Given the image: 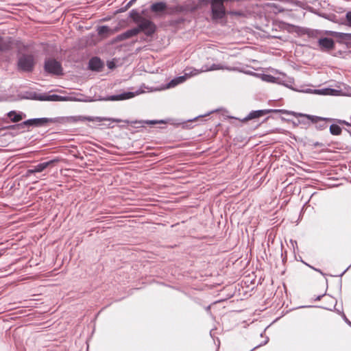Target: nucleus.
I'll use <instances>...</instances> for the list:
<instances>
[{"label":"nucleus","mask_w":351,"mask_h":351,"mask_svg":"<svg viewBox=\"0 0 351 351\" xmlns=\"http://www.w3.org/2000/svg\"><path fill=\"white\" fill-rule=\"evenodd\" d=\"M85 121H108L112 123H120L125 122L126 123L135 124V123H146L149 125H154L158 123H162L163 121H129L128 120L123 121L119 119H114V118H107V117H86V116H70V117H60L53 118V123H58L61 124H66V123H75L77 122H83Z\"/></svg>","instance_id":"1"},{"label":"nucleus","mask_w":351,"mask_h":351,"mask_svg":"<svg viewBox=\"0 0 351 351\" xmlns=\"http://www.w3.org/2000/svg\"><path fill=\"white\" fill-rule=\"evenodd\" d=\"M184 74L183 75L175 77L171 80L167 85V88L175 87L176 86L185 82L187 78L199 74V70L194 68H186L184 69Z\"/></svg>","instance_id":"2"},{"label":"nucleus","mask_w":351,"mask_h":351,"mask_svg":"<svg viewBox=\"0 0 351 351\" xmlns=\"http://www.w3.org/2000/svg\"><path fill=\"white\" fill-rule=\"evenodd\" d=\"M35 64L34 58L30 54H24L19 58L18 66L20 70L25 72L32 71Z\"/></svg>","instance_id":"3"},{"label":"nucleus","mask_w":351,"mask_h":351,"mask_svg":"<svg viewBox=\"0 0 351 351\" xmlns=\"http://www.w3.org/2000/svg\"><path fill=\"white\" fill-rule=\"evenodd\" d=\"M138 27H135L140 32H143L147 36L152 35L156 30V25L151 21L142 17L138 22H136Z\"/></svg>","instance_id":"4"},{"label":"nucleus","mask_w":351,"mask_h":351,"mask_svg":"<svg viewBox=\"0 0 351 351\" xmlns=\"http://www.w3.org/2000/svg\"><path fill=\"white\" fill-rule=\"evenodd\" d=\"M44 69L47 73L50 74L56 75L62 74L61 64L54 59H47L45 62Z\"/></svg>","instance_id":"5"},{"label":"nucleus","mask_w":351,"mask_h":351,"mask_svg":"<svg viewBox=\"0 0 351 351\" xmlns=\"http://www.w3.org/2000/svg\"><path fill=\"white\" fill-rule=\"evenodd\" d=\"M49 123H53V118H35L30 119L23 121L22 123L19 124L18 126L21 128L24 127H40L45 125Z\"/></svg>","instance_id":"6"},{"label":"nucleus","mask_w":351,"mask_h":351,"mask_svg":"<svg viewBox=\"0 0 351 351\" xmlns=\"http://www.w3.org/2000/svg\"><path fill=\"white\" fill-rule=\"evenodd\" d=\"M304 116L308 119L311 120L312 123H315L316 128L320 130L327 128V127H328L327 123H326L327 121H331L334 120L330 118H322L320 117L308 115V114H305Z\"/></svg>","instance_id":"7"},{"label":"nucleus","mask_w":351,"mask_h":351,"mask_svg":"<svg viewBox=\"0 0 351 351\" xmlns=\"http://www.w3.org/2000/svg\"><path fill=\"white\" fill-rule=\"evenodd\" d=\"M59 161V159L55 158L45 162L39 163L37 165L34 166L32 169H29L27 171L26 175L27 176H30L32 174L36 173H40L44 171L46 168L48 167L51 166L56 162H58Z\"/></svg>","instance_id":"8"},{"label":"nucleus","mask_w":351,"mask_h":351,"mask_svg":"<svg viewBox=\"0 0 351 351\" xmlns=\"http://www.w3.org/2000/svg\"><path fill=\"white\" fill-rule=\"evenodd\" d=\"M142 90H137L136 92H124L123 93L119 94V95H114L109 96L104 99L106 101H119V100H125L128 99H131L136 95H138L141 93H142Z\"/></svg>","instance_id":"9"},{"label":"nucleus","mask_w":351,"mask_h":351,"mask_svg":"<svg viewBox=\"0 0 351 351\" xmlns=\"http://www.w3.org/2000/svg\"><path fill=\"white\" fill-rule=\"evenodd\" d=\"M279 110L267 109V110H258L250 112L248 115L244 119V121H248L256 118L263 117L270 112H278Z\"/></svg>","instance_id":"10"},{"label":"nucleus","mask_w":351,"mask_h":351,"mask_svg":"<svg viewBox=\"0 0 351 351\" xmlns=\"http://www.w3.org/2000/svg\"><path fill=\"white\" fill-rule=\"evenodd\" d=\"M318 45L322 50L329 51L335 47V43L329 38H322L318 40Z\"/></svg>","instance_id":"11"},{"label":"nucleus","mask_w":351,"mask_h":351,"mask_svg":"<svg viewBox=\"0 0 351 351\" xmlns=\"http://www.w3.org/2000/svg\"><path fill=\"white\" fill-rule=\"evenodd\" d=\"M6 116L12 123H17L26 117V114L21 111L11 110L6 114Z\"/></svg>","instance_id":"12"},{"label":"nucleus","mask_w":351,"mask_h":351,"mask_svg":"<svg viewBox=\"0 0 351 351\" xmlns=\"http://www.w3.org/2000/svg\"><path fill=\"white\" fill-rule=\"evenodd\" d=\"M104 66L103 62L97 57L92 58L88 62V68L91 71H100Z\"/></svg>","instance_id":"13"},{"label":"nucleus","mask_w":351,"mask_h":351,"mask_svg":"<svg viewBox=\"0 0 351 351\" xmlns=\"http://www.w3.org/2000/svg\"><path fill=\"white\" fill-rule=\"evenodd\" d=\"M227 69L226 66L218 64H213L211 66L208 65H204L202 66V68L199 70V74L203 72H207L210 71H215V70H220V69Z\"/></svg>","instance_id":"14"},{"label":"nucleus","mask_w":351,"mask_h":351,"mask_svg":"<svg viewBox=\"0 0 351 351\" xmlns=\"http://www.w3.org/2000/svg\"><path fill=\"white\" fill-rule=\"evenodd\" d=\"M138 34V30L137 29L132 28L130 29H128V31L123 32V34L118 36L117 38L119 40H123L130 38H132L134 36H136Z\"/></svg>","instance_id":"15"},{"label":"nucleus","mask_w":351,"mask_h":351,"mask_svg":"<svg viewBox=\"0 0 351 351\" xmlns=\"http://www.w3.org/2000/svg\"><path fill=\"white\" fill-rule=\"evenodd\" d=\"M294 80L291 77H287L284 76L283 77H278L277 84H282L286 87H288L291 89H293L292 87L293 84Z\"/></svg>","instance_id":"16"},{"label":"nucleus","mask_w":351,"mask_h":351,"mask_svg":"<svg viewBox=\"0 0 351 351\" xmlns=\"http://www.w3.org/2000/svg\"><path fill=\"white\" fill-rule=\"evenodd\" d=\"M167 5L164 2L154 3L151 5V10L154 12H162L166 10Z\"/></svg>","instance_id":"17"},{"label":"nucleus","mask_w":351,"mask_h":351,"mask_svg":"<svg viewBox=\"0 0 351 351\" xmlns=\"http://www.w3.org/2000/svg\"><path fill=\"white\" fill-rule=\"evenodd\" d=\"M326 34L328 35L334 36L337 38L340 39H346L349 38L351 37V34H346V33H341V32H333V31H328L326 32Z\"/></svg>","instance_id":"18"},{"label":"nucleus","mask_w":351,"mask_h":351,"mask_svg":"<svg viewBox=\"0 0 351 351\" xmlns=\"http://www.w3.org/2000/svg\"><path fill=\"white\" fill-rule=\"evenodd\" d=\"M330 132L332 135H340L341 133V128L337 124H332L330 126Z\"/></svg>","instance_id":"19"},{"label":"nucleus","mask_w":351,"mask_h":351,"mask_svg":"<svg viewBox=\"0 0 351 351\" xmlns=\"http://www.w3.org/2000/svg\"><path fill=\"white\" fill-rule=\"evenodd\" d=\"M130 17L136 23L143 16L136 10H132L130 12Z\"/></svg>","instance_id":"20"},{"label":"nucleus","mask_w":351,"mask_h":351,"mask_svg":"<svg viewBox=\"0 0 351 351\" xmlns=\"http://www.w3.org/2000/svg\"><path fill=\"white\" fill-rule=\"evenodd\" d=\"M97 32L99 35L108 34L111 32V29L106 25H102L98 27Z\"/></svg>","instance_id":"21"},{"label":"nucleus","mask_w":351,"mask_h":351,"mask_svg":"<svg viewBox=\"0 0 351 351\" xmlns=\"http://www.w3.org/2000/svg\"><path fill=\"white\" fill-rule=\"evenodd\" d=\"M263 79H264V80H265L268 82L277 83L278 77H275L270 75H266L264 76Z\"/></svg>","instance_id":"22"},{"label":"nucleus","mask_w":351,"mask_h":351,"mask_svg":"<svg viewBox=\"0 0 351 351\" xmlns=\"http://www.w3.org/2000/svg\"><path fill=\"white\" fill-rule=\"evenodd\" d=\"M60 97V96L56 95H49L46 97L45 98L40 97V100H50V101H56Z\"/></svg>","instance_id":"23"},{"label":"nucleus","mask_w":351,"mask_h":351,"mask_svg":"<svg viewBox=\"0 0 351 351\" xmlns=\"http://www.w3.org/2000/svg\"><path fill=\"white\" fill-rule=\"evenodd\" d=\"M333 121H335L336 123H339V124H343V125H346L348 126H351V123L346 121H344V120H341V119H334Z\"/></svg>","instance_id":"24"},{"label":"nucleus","mask_w":351,"mask_h":351,"mask_svg":"<svg viewBox=\"0 0 351 351\" xmlns=\"http://www.w3.org/2000/svg\"><path fill=\"white\" fill-rule=\"evenodd\" d=\"M346 18L347 20V25L351 27V12H348L346 13Z\"/></svg>","instance_id":"25"},{"label":"nucleus","mask_w":351,"mask_h":351,"mask_svg":"<svg viewBox=\"0 0 351 351\" xmlns=\"http://www.w3.org/2000/svg\"><path fill=\"white\" fill-rule=\"evenodd\" d=\"M135 1H136V0H130V1L128 3V4H127V5H126V8H130V6H132V5H133V3L135 2Z\"/></svg>","instance_id":"26"},{"label":"nucleus","mask_w":351,"mask_h":351,"mask_svg":"<svg viewBox=\"0 0 351 351\" xmlns=\"http://www.w3.org/2000/svg\"><path fill=\"white\" fill-rule=\"evenodd\" d=\"M344 319H345L346 322L349 326H351V322H350L349 319H348V318H347L345 315H344Z\"/></svg>","instance_id":"27"},{"label":"nucleus","mask_w":351,"mask_h":351,"mask_svg":"<svg viewBox=\"0 0 351 351\" xmlns=\"http://www.w3.org/2000/svg\"><path fill=\"white\" fill-rule=\"evenodd\" d=\"M230 14L234 15H240V13L238 12H231Z\"/></svg>","instance_id":"28"},{"label":"nucleus","mask_w":351,"mask_h":351,"mask_svg":"<svg viewBox=\"0 0 351 351\" xmlns=\"http://www.w3.org/2000/svg\"><path fill=\"white\" fill-rule=\"evenodd\" d=\"M322 297H323V295L317 296V298H316V300H319Z\"/></svg>","instance_id":"29"},{"label":"nucleus","mask_w":351,"mask_h":351,"mask_svg":"<svg viewBox=\"0 0 351 351\" xmlns=\"http://www.w3.org/2000/svg\"><path fill=\"white\" fill-rule=\"evenodd\" d=\"M0 50H2L1 39L0 38Z\"/></svg>","instance_id":"30"},{"label":"nucleus","mask_w":351,"mask_h":351,"mask_svg":"<svg viewBox=\"0 0 351 351\" xmlns=\"http://www.w3.org/2000/svg\"><path fill=\"white\" fill-rule=\"evenodd\" d=\"M315 269V271H319V272H320L321 274H322V272L319 269Z\"/></svg>","instance_id":"31"},{"label":"nucleus","mask_w":351,"mask_h":351,"mask_svg":"<svg viewBox=\"0 0 351 351\" xmlns=\"http://www.w3.org/2000/svg\"><path fill=\"white\" fill-rule=\"evenodd\" d=\"M348 132L350 134L351 136V130H347Z\"/></svg>","instance_id":"32"},{"label":"nucleus","mask_w":351,"mask_h":351,"mask_svg":"<svg viewBox=\"0 0 351 351\" xmlns=\"http://www.w3.org/2000/svg\"><path fill=\"white\" fill-rule=\"evenodd\" d=\"M112 127H113V126H111L110 125H108V128H112Z\"/></svg>","instance_id":"33"},{"label":"nucleus","mask_w":351,"mask_h":351,"mask_svg":"<svg viewBox=\"0 0 351 351\" xmlns=\"http://www.w3.org/2000/svg\"><path fill=\"white\" fill-rule=\"evenodd\" d=\"M3 254L2 250H0V256Z\"/></svg>","instance_id":"34"},{"label":"nucleus","mask_w":351,"mask_h":351,"mask_svg":"<svg viewBox=\"0 0 351 351\" xmlns=\"http://www.w3.org/2000/svg\"><path fill=\"white\" fill-rule=\"evenodd\" d=\"M278 12H281V11H282V9H278Z\"/></svg>","instance_id":"35"}]
</instances>
